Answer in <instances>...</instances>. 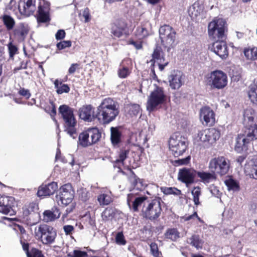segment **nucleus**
<instances>
[{"instance_id": "nucleus-14", "label": "nucleus", "mask_w": 257, "mask_h": 257, "mask_svg": "<svg viewBox=\"0 0 257 257\" xmlns=\"http://www.w3.org/2000/svg\"><path fill=\"white\" fill-rule=\"evenodd\" d=\"M49 11V3L45 0H40L37 15L38 22L46 23L50 21Z\"/></svg>"}, {"instance_id": "nucleus-12", "label": "nucleus", "mask_w": 257, "mask_h": 257, "mask_svg": "<svg viewBox=\"0 0 257 257\" xmlns=\"http://www.w3.org/2000/svg\"><path fill=\"white\" fill-rule=\"evenodd\" d=\"M74 197V191L70 184L62 186L56 195V199L59 204L66 206L71 203Z\"/></svg>"}, {"instance_id": "nucleus-2", "label": "nucleus", "mask_w": 257, "mask_h": 257, "mask_svg": "<svg viewBox=\"0 0 257 257\" xmlns=\"http://www.w3.org/2000/svg\"><path fill=\"white\" fill-rule=\"evenodd\" d=\"M59 112L64 122L65 131L73 139L77 137L76 120L73 113V109L67 105H62L59 108Z\"/></svg>"}, {"instance_id": "nucleus-25", "label": "nucleus", "mask_w": 257, "mask_h": 257, "mask_svg": "<svg viewBox=\"0 0 257 257\" xmlns=\"http://www.w3.org/2000/svg\"><path fill=\"white\" fill-rule=\"evenodd\" d=\"M153 59L157 60L158 61L159 69L161 71L163 70L164 67L168 64V62H165V58L163 56V52L162 49L159 47H157L152 54Z\"/></svg>"}, {"instance_id": "nucleus-50", "label": "nucleus", "mask_w": 257, "mask_h": 257, "mask_svg": "<svg viewBox=\"0 0 257 257\" xmlns=\"http://www.w3.org/2000/svg\"><path fill=\"white\" fill-rule=\"evenodd\" d=\"M163 192L166 195L174 194L175 195H179L181 193L180 190L175 187L165 188Z\"/></svg>"}, {"instance_id": "nucleus-7", "label": "nucleus", "mask_w": 257, "mask_h": 257, "mask_svg": "<svg viewBox=\"0 0 257 257\" xmlns=\"http://www.w3.org/2000/svg\"><path fill=\"white\" fill-rule=\"evenodd\" d=\"M229 167V160L223 156L212 159L210 161L208 166L209 170L212 172L220 175L226 174L228 172Z\"/></svg>"}, {"instance_id": "nucleus-54", "label": "nucleus", "mask_w": 257, "mask_h": 257, "mask_svg": "<svg viewBox=\"0 0 257 257\" xmlns=\"http://www.w3.org/2000/svg\"><path fill=\"white\" fill-rule=\"evenodd\" d=\"M45 110L50 114L53 120H55L54 116L56 114V109L52 102H50V105L45 108Z\"/></svg>"}, {"instance_id": "nucleus-21", "label": "nucleus", "mask_w": 257, "mask_h": 257, "mask_svg": "<svg viewBox=\"0 0 257 257\" xmlns=\"http://www.w3.org/2000/svg\"><path fill=\"white\" fill-rule=\"evenodd\" d=\"M147 199L145 196L136 197L133 194L130 193L127 195V202L130 207L132 203V209L135 212L138 211V207H140Z\"/></svg>"}, {"instance_id": "nucleus-27", "label": "nucleus", "mask_w": 257, "mask_h": 257, "mask_svg": "<svg viewBox=\"0 0 257 257\" xmlns=\"http://www.w3.org/2000/svg\"><path fill=\"white\" fill-rule=\"evenodd\" d=\"M60 212L57 208H53L51 210H47L43 212V220L46 222H49L55 220L59 218Z\"/></svg>"}, {"instance_id": "nucleus-59", "label": "nucleus", "mask_w": 257, "mask_h": 257, "mask_svg": "<svg viewBox=\"0 0 257 257\" xmlns=\"http://www.w3.org/2000/svg\"><path fill=\"white\" fill-rule=\"evenodd\" d=\"M27 257H44L42 252L36 248H33L31 250V253L28 252Z\"/></svg>"}, {"instance_id": "nucleus-10", "label": "nucleus", "mask_w": 257, "mask_h": 257, "mask_svg": "<svg viewBox=\"0 0 257 257\" xmlns=\"http://www.w3.org/2000/svg\"><path fill=\"white\" fill-rule=\"evenodd\" d=\"M165 99V95L163 88L156 87L148 98L147 104V110L150 112L154 110L157 106L164 102Z\"/></svg>"}, {"instance_id": "nucleus-32", "label": "nucleus", "mask_w": 257, "mask_h": 257, "mask_svg": "<svg viewBox=\"0 0 257 257\" xmlns=\"http://www.w3.org/2000/svg\"><path fill=\"white\" fill-rule=\"evenodd\" d=\"M245 130L244 131L245 134L247 135V137L249 138L248 140H250L251 141L254 139H257V124L251 123L247 126L245 127Z\"/></svg>"}, {"instance_id": "nucleus-37", "label": "nucleus", "mask_w": 257, "mask_h": 257, "mask_svg": "<svg viewBox=\"0 0 257 257\" xmlns=\"http://www.w3.org/2000/svg\"><path fill=\"white\" fill-rule=\"evenodd\" d=\"M55 88L56 89V92L58 94H62L63 93H68L70 88L68 85L63 84L58 80L54 81Z\"/></svg>"}, {"instance_id": "nucleus-11", "label": "nucleus", "mask_w": 257, "mask_h": 257, "mask_svg": "<svg viewBox=\"0 0 257 257\" xmlns=\"http://www.w3.org/2000/svg\"><path fill=\"white\" fill-rule=\"evenodd\" d=\"M162 208L160 201L154 200L149 202L147 206H144L142 209L143 214L146 218L154 220L160 215Z\"/></svg>"}, {"instance_id": "nucleus-45", "label": "nucleus", "mask_w": 257, "mask_h": 257, "mask_svg": "<svg viewBox=\"0 0 257 257\" xmlns=\"http://www.w3.org/2000/svg\"><path fill=\"white\" fill-rule=\"evenodd\" d=\"M203 11V7L198 2H195L189 9V12L195 16H198Z\"/></svg>"}, {"instance_id": "nucleus-28", "label": "nucleus", "mask_w": 257, "mask_h": 257, "mask_svg": "<svg viewBox=\"0 0 257 257\" xmlns=\"http://www.w3.org/2000/svg\"><path fill=\"white\" fill-rule=\"evenodd\" d=\"M111 196V192L110 191H102L97 196V201L100 205L104 206L109 204L113 200Z\"/></svg>"}, {"instance_id": "nucleus-18", "label": "nucleus", "mask_w": 257, "mask_h": 257, "mask_svg": "<svg viewBox=\"0 0 257 257\" xmlns=\"http://www.w3.org/2000/svg\"><path fill=\"white\" fill-rule=\"evenodd\" d=\"M212 45L213 51L221 59H225L228 54L227 47L226 43L221 39L216 40Z\"/></svg>"}, {"instance_id": "nucleus-41", "label": "nucleus", "mask_w": 257, "mask_h": 257, "mask_svg": "<svg viewBox=\"0 0 257 257\" xmlns=\"http://www.w3.org/2000/svg\"><path fill=\"white\" fill-rule=\"evenodd\" d=\"M245 56L250 60L257 59V47L245 50L244 51Z\"/></svg>"}, {"instance_id": "nucleus-36", "label": "nucleus", "mask_w": 257, "mask_h": 257, "mask_svg": "<svg viewBox=\"0 0 257 257\" xmlns=\"http://www.w3.org/2000/svg\"><path fill=\"white\" fill-rule=\"evenodd\" d=\"M1 18L7 30L10 31L14 28L15 21L12 17L8 15H4Z\"/></svg>"}, {"instance_id": "nucleus-55", "label": "nucleus", "mask_w": 257, "mask_h": 257, "mask_svg": "<svg viewBox=\"0 0 257 257\" xmlns=\"http://www.w3.org/2000/svg\"><path fill=\"white\" fill-rule=\"evenodd\" d=\"M114 214L113 209L111 208H106L102 212V216L104 219H109L112 217Z\"/></svg>"}, {"instance_id": "nucleus-58", "label": "nucleus", "mask_w": 257, "mask_h": 257, "mask_svg": "<svg viewBox=\"0 0 257 257\" xmlns=\"http://www.w3.org/2000/svg\"><path fill=\"white\" fill-rule=\"evenodd\" d=\"M71 42L70 41H63L57 44V47L59 50H62L71 47Z\"/></svg>"}, {"instance_id": "nucleus-38", "label": "nucleus", "mask_w": 257, "mask_h": 257, "mask_svg": "<svg viewBox=\"0 0 257 257\" xmlns=\"http://www.w3.org/2000/svg\"><path fill=\"white\" fill-rule=\"evenodd\" d=\"M225 184L229 191L235 192L238 191L240 189L238 182L232 179H229L225 180Z\"/></svg>"}, {"instance_id": "nucleus-19", "label": "nucleus", "mask_w": 257, "mask_h": 257, "mask_svg": "<svg viewBox=\"0 0 257 257\" xmlns=\"http://www.w3.org/2000/svg\"><path fill=\"white\" fill-rule=\"evenodd\" d=\"M249 138L247 137V135L244 132L240 134L236 138V143L234 147L235 150L238 153H241L247 149V145L251 141L248 140Z\"/></svg>"}, {"instance_id": "nucleus-4", "label": "nucleus", "mask_w": 257, "mask_h": 257, "mask_svg": "<svg viewBox=\"0 0 257 257\" xmlns=\"http://www.w3.org/2000/svg\"><path fill=\"white\" fill-rule=\"evenodd\" d=\"M169 145L172 154L177 157L185 152L187 147V140L184 137L176 133L170 138Z\"/></svg>"}, {"instance_id": "nucleus-39", "label": "nucleus", "mask_w": 257, "mask_h": 257, "mask_svg": "<svg viewBox=\"0 0 257 257\" xmlns=\"http://www.w3.org/2000/svg\"><path fill=\"white\" fill-rule=\"evenodd\" d=\"M126 109L128 113L131 116H137L141 112V108L139 105L137 104H132L128 105Z\"/></svg>"}, {"instance_id": "nucleus-43", "label": "nucleus", "mask_w": 257, "mask_h": 257, "mask_svg": "<svg viewBox=\"0 0 257 257\" xmlns=\"http://www.w3.org/2000/svg\"><path fill=\"white\" fill-rule=\"evenodd\" d=\"M128 153V152L126 151H121L119 155L118 158L115 161L114 167H117L118 165V168L120 169V166L124 165V161L126 158Z\"/></svg>"}, {"instance_id": "nucleus-31", "label": "nucleus", "mask_w": 257, "mask_h": 257, "mask_svg": "<svg viewBox=\"0 0 257 257\" xmlns=\"http://www.w3.org/2000/svg\"><path fill=\"white\" fill-rule=\"evenodd\" d=\"M208 148L213 145L220 138V132L214 128L207 130Z\"/></svg>"}, {"instance_id": "nucleus-40", "label": "nucleus", "mask_w": 257, "mask_h": 257, "mask_svg": "<svg viewBox=\"0 0 257 257\" xmlns=\"http://www.w3.org/2000/svg\"><path fill=\"white\" fill-rule=\"evenodd\" d=\"M165 235L167 238L170 239L172 241H175L179 237V233L175 228L168 229Z\"/></svg>"}, {"instance_id": "nucleus-64", "label": "nucleus", "mask_w": 257, "mask_h": 257, "mask_svg": "<svg viewBox=\"0 0 257 257\" xmlns=\"http://www.w3.org/2000/svg\"><path fill=\"white\" fill-rule=\"evenodd\" d=\"M19 94L23 96L26 97L27 98H29L31 96V94L29 90L25 89V88H21L19 90Z\"/></svg>"}, {"instance_id": "nucleus-56", "label": "nucleus", "mask_w": 257, "mask_h": 257, "mask_svg": "<svg viewBox=\"0 0 257 257\" xmlns=\"http://www.w3.org/2000/svg\"><path fill=\"white\" fill-rule=\"evenodd\" d=\"M115 241L119 245H125L126 244V240L122 232H119L116 234Z\"/></svg>"}, {"instance_id": "nucleus-42", "label": "nucleus", "mask_w": 257, "mask_h": 257, "mask_svg": "<svg viewBox=\"0 0 257 257\" xmlns=\"http://www.w3.org/2000/svg\"><path fill=\"white\" fill-rule=\"evenodd\" d=\"M191 193L195 205H198L200 204L199 197L201 194V188L198 186L194 187L191 191Z\"/></svg>"}, {"instance_id": "nucleus-48", "label": "nucleus", "mask_w": 257, "mask_h": 257, "mask_svg": "<svg viewBox=\"0 0 257 257\" xmlns=\"http://www.w3.org/2000/svg\"><path fill=\"white\" fill-rule=\"evenodd\" d=\"M136 35L140 38L143 39L149 35V31L145 27H142L137 29Z\"/></svg>"}, {"instance_id": "nucleus-33", "label": "nucleus", "mask_w": 257, "mask_h": 257, "mask_svg": "<svg viewBox=\"0 0 257 257\" xmlns=\"http://www.w3.org/2000/svg\"><path fill=\"white\" fill-rule=\"evenodd\" d=\"M207 135V130L200 131L195 139V142L198 143V145H202L204 147L208 148V139Z\"/></svg>"}, {"instance_id": "nucleus-5", "label": "nucleus", "mask_w": 257, "mask_h": 257, "mask_svg": "<svg viewBox=\"0 0 257 257\" xmlns=\"http://www.w3.org/2000/svg\"><path fill=\"white\" fill-rule=\"evenodd\" d=\"M226 22L221 18H215L208 26V33L210 39L216 40L223 39L224 36L225 25Z\"/></svg>"}, {"instance_id": "nucleus-60", "label": "nucleus", "mask_w": 257, "mask_h": 257, "mask_svg": "<svg viewBox=\"0 0 257 257\" xmlns=\"http://www.w3.org/2000/svg\"><path fill=\"white\" fill-rule=\"evenodd\" d=\"M211 194L217 198H220L221 193L220 192L218 188L214 186H211L210 188Z\"/></svg>"}, {"instance_id": "nucleus-34", "label": "nucleus", "mask_w": 257, "mask_h": 257, "mask_svg": "<svg viewBox=\"0 0 257 257\" xmlns=\"http://www.w3.org/2000/svg\"><path fill=\"white\" fill-rule=\"evenodd\" d=\"M110 139L113 145H117L120 141L121 133L116 127H111L110 128Z\"/></svg>"}, {"instance_id": "nucleus-35", "label": "nucleus", "mask_w": 257, "mask_h": 257, "mask_svg": "<svg viewBox=\"0 0 257 257\" xmlns=\"http://www.w3.org/2000/svg\"><path fill=\"white\" fill-rule=\"evenodd\" d=\"M188 242L197 249L202 248L203 241L200 239L199 235H193L188 239Z\"/></svg>"}, {"instance_id": "nucleus-29", "label": "nucleus", "mask_w": 257, "mask_h": 257, "mask_svg": "<svg viewBox=\"0 0 257 257\" xmlns=\"http://www.w3.org/2000/svg\"><path fill=\"white\" fill-rule=\"evenodd\" d=\"M256 113L254 110L251 107H248L244 110L243 123L245 127L253 123L254 118Z\"/></svg>"}, {"instance_id": "nucleus-8", "label": "nucleus", "mask_w": 257, "mask_h": 257, "mask_svg": "<svg viewBox=\"0 0 257 257\" xmlns=\"http://www.w3.org/2000/svg\"><path fill=\"white\" fill-rule=\"evenodd\" d=\"M176 34L175 30L169 25H165L160 28L159 35L161 43L168 49V51L174 45Z\"/></svg>"}, {"instance_id": "nucleus-53", "label": "nucleus", "mask_w": 257, "mask_h": 257, "mask_svg": "<svg viewBox=\"0 0 257 257\" xmlns=\"http://www.w3.org/2000/svg\"><path fill=\"white\" fill-rule=\"evenodd\" d=\"M135 187L139 190H142L147 186V184L145 183L143 180L139 178H136L135 177Z\"/></svg>"}, {"instance_id": "nucleus-6", "label": "nucleus", "mask_w": 257, "mask_h": 257, "mask_svg": "<svg viewBox=\"0 0 257 257\" xmlns=\"http://www.w3.org/2000/svg\"><path fill=\"white\" fill-rule=\"evenodd\" d=\"M101 136V133L97 128H89L79 135V144L83 147L89 146L97 143Z\"/></svg>"}, {"instance_id": "nucleus-23", "label": "nucleus", "mask_w": 257, "mask_h": 257, "mask_svg": "<svg viewBox=\"0 0 257 257\" xmlns=\"http://www.w3.org/2000/svg\"><path fill=\"white\" fill-rule=\"evenodd\" d=\"M200 117L206 124H212L215 122L214 113L212 110L207 107L202 108L200 110Z\"/></svg>"}, {"instance_id": "nucleus-1", "label": "nucleus", "mask_w": 257, "mask_h": 257, "mask_svg": "<svg viewBox=\"0 0 257 257\" xmlns=\"http://www.w3.org/2000/svg\"><path fill=\"white\" fill-rule=\"evenodd\" d=\"M118 113L117 102L110 98L104 99L97 107V117L103 123L112 121Z\"/></svg>"}, {"instance_id": "nucleus-17", "label": "nucleus", "mask_w": 257, "mask_h": 257, "mask_svg": "<svg viewBox=\"0 0 257 257\" xmlns=\"http://www.w3.org/2000/svg\"><path fill=\"white\" fill-rule=\"evenodd\" d=\"M19 10L21 14L28 17L32 15L36 10L35 0H21Z\"/></svg>"}, {"instance_id": "nucleus-63", "label": "nucleus", "mask_w": 257, "mask_h": 257, "mask_svg": "<svg viewBox=\"0 0 257 257\" xmlns=\"http://www.w3.org/2000/svg\"><path fill=\"white\" fill-rule=\"evenodd\" d=\"M65 36V32L63 30H59L55 35V38L57 40L63 39Z\"/></svg>"}, {"instance_id": "nucleus-9", "label": "nucleus", "mask_w": 257, "mask_h": 257, "mask_svg": "<svg viewBox=\"0 0 257 257\" xmlns=\"http://www.w3.org/2000/svg\"><path fill=\"white\" fill-rule=\"evenodd\" d=\"M208 83L212 88L222 89L227 84V75L221 70L213 71L209 74Z\"/></svg>"}, {"instance_id": "nucleus-3", "label": "nucleus", "mask_w": 257, "mask_h": 257, "mask_svg": "<svg viewBox=\"0 0 257 257\" xmlns=\"http://www.w3.org/2000/svg\"><path fill=\"white\" fill-rule=\"evenodd\" d=\"M36 237L44 245H48L54 243L57 236V232L52 226L43 224L35 228Z\"/></svg>"}, {"instance_id": "nucleus-20", "label": "nucleus", "mask_w": 257, "mask_h": 257, "mask_svg": "<svg viewBox=\"0 0 257 257\" xmlns=\"http://www.w3.org/2000/svg\"><path fill=\"white\" fill-rule=\"evenodd\" d=\"M57 188V184L54 182L48 185H43L39 187L37 192V195L39 197L50 196L53 194Z\"/></svg>"}, {"instance_id": "nucleus-52", "label": "nucleus", "mask_w": 257, "mask_h": 257, "mask_svg": "<svg viewBox=\"0 0 257 257\" xmlns=\"http://www.w3.org/2000/svg\"><path fill=\"white\" fill-rule=\"evenodd\" d=\"M8 50L10 57L13 59L15 54L18 53V48L14 45L12 42H10L8 45Z\"/></svg>"}, {"instance_id": "nucleus-30", "label": "nucleus", "mask_w": 257, "mask_h": 257, "mask_svg": "<svg viewBox=\"0 0 257 257\" xmlns=\"http://www.w3.org/2000/svg\"><path fill=\"white\" fill-rule=\"evenodd\" d=\"M197 174L200 179V181L204 184L211 183L216 179L215 174L212 172L211 173L204 171L198 172Z\"/></svg>"}, {"instance_id": "nucleus-26", "label": "nucleus", "mask_w": 257, "mask_h": 257, "mask_svg": "<svg viewBox=\"0 0 257 257\" xmlns=\"http://www.w3.org/2000/svg\"><path fill=\"white\" fill-rule=\"evenodd\" d=\"M29 31V28L27 24L21 23L15 29L14 33L19 40L23 41L27 35Z\"/></svg>"}, {"instance_id": "nucleus-49", "label": "nucleus", "mask_w": 257, "mask_h": 257, "mask_svg": "<svg viewBox=\"0 0 257 257\" xmlns=\"http://www.w3.org/2000/svg\"><path fill=\"white\" fill-rule=\"evenodd\" d=\"M78 193L79 198L83 201H86L89 198V193L86 189L81 188L78 190Z\"/></svg>"}, {"instance_id": "nucleus-62", "label": "nucleus", "mask_w": 257, "mask_h": 257, "mask_svg": "<svg viewBox=\"0 0 257 257\" xmlns=\"http://www.w3.org/2000/svg\"><path fill=\"white\" fill-rule=\"evenodd\" d=\"M74 229L73 226L70 225H66L63 226V230L67 235L72 234Z\"/></svg>"}, {"instance_id": "nucleus-13", "label": "nucleus", "mask_w": 257, "mask_h": 257, "mask_svg": "<svg viewBox=\"0 0 257 257\" xmlns=\"http://www.w3.org/2000/svg\"><path fill=\"white\" fill-rule=\"evenodd\" d=\"M14 204L15 199L13 197L0 195V212L11 216L14 215Z\"/></svg>"}, {"instance_id": "nucleus-22", "label": "nucleus", "mask_w": 257, "mask_h": 257, "mask_svg": "<svg viewBox=\"0 0 257 257\" xmlns=\"http://www.w3.org/2000/svg\"><path fill=\"white\" fill-rule=\"evenodd\" d=\"M126 25L123 21H117L111 25L110 32L115 37L120 38L124 33Z\"/></svg>"}, {"instance_id": "nucleus-16", "label": "nucleus", "mask_w": 257, "mask_h": 257, "mask_svg": "<svg viewBox=\"0 0 257 257\" xmlns=\"http://www.w3.org/2000/svg\"><path fill=\"white\" fill-rule=\"evenodd\" d=\"M196 172L192 169L183 168L178 173V179L185 183L187 186L194 182Z\"/></svg>"}, {"instance_id": "nucleus-57", "label": "nucleus", "mask_w": 257, "mask_h": 257, "mask_svg": "<svg viewBox=\"0 0 257 257\" xmlns=\"http://www.w3.org/2000/svg\"><path fill=\"white\" fill-rule=\"evenodd\" d=\"M151 251L152 254L156 257H159L161 253L159 251L158 245L156 243H152L150 244Z\"/></svg>"}, {"instance_id": "nucleus-15", "label": "nucleus", "mask_w": 257, "mask_h": 257, "mask_svg": "<svg viewBox=\"0 0 257 257\" xmlns=\"http://www.w3.org/2000/svg\"><path fill=\"white\" fill-rule=\"evenodd\" d=\"M169 85L173 89H179L184 83V75L178 70H174L168 76Z\"/></svg>"}, {"instance_id": "nucleus-61", "label": "nucleus", "mask_w": 257, "mask_h": 257, "mask_svg": "<svg viewBox=\"0 0 257 257\" xmlns=\"http://www.w3.org/2000/svg\"><path fill=\"white\" fill-rule=\"evenodd\" d=\"M71 257H88L87 253L79 250H74Z\"/></svg>"}, {"instance_id": "nucleus-47", "label": "nucleus", "mask_w": 257, "mask_h": 257, "mask_svg": "<svg viewBox=\"0 0 257 257\" xmlns=\"http://www.w3.org/2000/svg\"><path fill=\"white\" fill-rule=\"evenodd\" d=\"M191 157L190 156L183 159H178L173 161V164L176 166L186 165L189 163Z\"/></svg>"}, {"instance_id": "nucleus-51", "label": "nucleus", "mask_w": 257, "mask_h": 257, "mask_svg": "<svg viewBox=\"0 0 257 257\" xmlns=\"http://www.w3.org/2000/svg\"><path fill=\"white\" fill-rule=\"evenodd\" d=\"M245 173L249 175L250 177L254 179L257 180V166H255L254 167L252 166L250 170H248V169L246 167L245 169Z\"/></svg>"}, {"instance_id": "nucleus-24", "label": "nucleus", "mask_w": 257, "mask_h": 257, "mask_svg": "<svg viewBox=\"0 0 257 257\" xmlns=\"http://www.w3.org/2000/svg\"><path fill=\"white\" fill-rule=\"evenodd\" d=\"M94 108L91 105H84L79 110L80 118L85 121H91L93 118Z\"/></svg>"}, {"instance_id": "nucleus-46", "label": "nucleus", "mask_w": 257, "mask_h": 257, "mask_svg": "<svg viewBox=\"0 0 257 257\" xmlns=\"http://www.w3.org/2000/svg\"><path fill=\"white\" fill-rule=\"evenodd\" d=\"M29 218L30 221L28 224L30 226H33L39 222L40 216L39 214L37 213H30L29 214Z\"/></svg>"}, {"instance_id": "nucleus-44", "label": "nucleus", "mask_w": 257, "mask_h": 257, "mask_svg": "<svg viewBox=\"0 0 257 257\" xmlns=\"http://www.w3.org/2000/svg\"><path fill=\"white\" fill-rule=\"evenodd\" d=\"M131 70L126 66L120 64L117 71V74L119 78H125L130 74Z\"/></svg>"}]
</instances>
